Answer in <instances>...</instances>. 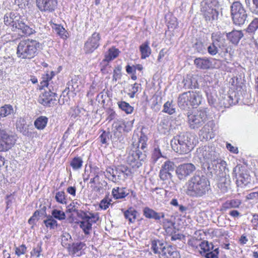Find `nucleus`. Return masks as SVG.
<instances>
[{"label":"nucleus","mask_w":258,"mask_h":258,"mask_svg":"<svg viewBox=\"0 0 258 258\" xmlns=\"http://www.w3.org/2000/svg\"><path fill=\"white\" fill-rule=\"evenodd\" d=\"M197 154L203 168L212 172L217 169V166L221 169V166L225 167L226 162L222 160L220 156L218 149L213 146H204L197 149Z\"/></svg>","instance_id":"1"},{"label":"nucleus","mask_w":258,"mask_h":258,"mask_svg":"<svg viewBox=\"0 0 258 258\" xmlns=\"http://www.w3.org/2000/svg\"><path fill=\"white\" fill-rule=\"evenodd\" d=\"M185 192L192 198H203L211 190L210 182L204 175L195 174L186 183Z\"/></svg>","instance_id":"2"},{"label":"nucleus","mask_w":258,"mask_h":258,"mask_svg":"<svg viewBox=\"0 0 258 258\" xmlns=\"http://www.w3.org/2000/svg\"><path fill=\"white\" fill-rule=\"evenodd\" d=\"M170 143L172 149L180 154L188 153L194 148L191 136L188 133L176 135L171 140Z\"/></svg>","instance_id":"3"},{"label":"nucleus","mask_w":258,"mask_h":258,"mask_svg":"<svg viewBox=\"0 0 258 258\" xmlns=\"http://www.w3.org/2000/svg\"><path fill=\"white\" fill-rule=\"evenodd\" d=\"M4 22L6 25L11 26L14 31L22 33L23 35L29 36L35 32V30L26 25L17 13L6 14Z\"/></svg>","instance_id":"4"},{"label":"nucleus","mask_w":258,"mask_h":258,"mask_svg":"<svg viewBox=\"0 0 258 258\" xmlns=\"http://www.w3.org/2000/svg\"><path fill=\"white\" fill-rule=\"evenodd\" d=\"M147 137L141 136L139 139L138 149L132 150L127 157V163L133 168H138L142 165V162L146 158L145 149L146 148Z\"/></svg>","instance_id":"5"},{"label":"nucleus","mask_w":258,"mask_h":258,"mask_svg":"<svg viewBox=\"0 0 258 258\" xmlns=\"http://www.w3.org/2000/svg\"><path fill=\"white\" fill-rule=\"evenodd\" d=\"M51 78L52 77H49L47 74L46 80H43L40 83L42 87L45 86L48 89V91H45L40 95L38 99L39 102L46 107L53 106L57 98V94L55 92V89L50 82Z\"/></svg>","instance_id":"6"},{"label":"nucleus","mask_w":258,"mask_h":258,"mask_svg":"<svg viewBox=\"0 0 258 258\" xmlns=\"http://www.w3.org/2000/svg\"><path fill=\"white\" fill-rule=\"evenodd\" d=\"M39 43L32 39H27L21 40L17 47V54L19 57L24 59H31L37 53Z\"/></svg>","instance_id":"7"},{"label":"nucleus","mask_w":258,"mask_h":258,"mask_svg":"<svg viewBox=\"0 0 258 258\" xmlns=\"http://www.w3.org/2000/svg\"><path fill=\"white\" fill-rule=\"evenodd\" d=\"M202 100L199 92L188 91L180 94L178 98V105L182 109L189 108L190 106L197 107Z\"/></svg>","instance_id":"8"},{"label":"nucleus","mask_w":258,"mask_h":258,"mask_svg":"<svg viewBox=\"0 0 258 258\" xmlns=\"http://www.w3.org/2000/svg\"><path fill=\"white\" fill-rule=\"evenodd\" d=\"M217 4V0H203L201 3V11L206 21L212 22L217 19L219 13L213 8Z\"/></svg>","instance_id":"9"},{"label":"nucleus","mask_w":258,"mask_h":258,"mask_svg":"<svg viewBox=\"0 0 258 258\" xmlns=\"http://www.w3.org/2000/svg\"><path fill=\"white\" fill-rule=\"evenodd\" d=\"M77 216L82 220L78 223L85 234H89V231L92 229V224L96 223L99 219L97 214L84 211L78 212Z\"/></svg>","instance_id":"10"},{"label":"nucleus","mask_w":258,"mask_h":258,"mask_svg":"<svg viewBox=\"0 0 258 258\" xmlns=\"http://www.w3.org/2000/svg\"><path fill=\"white\" fill-rule=\"evenodd\" d=\"M16 137L8 130L2 127L0 123V152H6L15 144Z\"/></svg>","instance_id":"11"},{"label":"nucleus","mask_w":258,"mask_h":258,"mask_svg":"<svg viewBox=\"0 0 258 258\" xmlns=\"http://www.w3.org/2000/svg\"><path fill=\"white\" fill-rule=\"evenodd\" d=\"M231 12L233 23L241 25L246 21L247 15L242 4L239 2H234L231 6Z\"/></svg>","instance_id":"12"},{"label":"nucleus","mask_w":258,"mask_h":258,"mask_svg":"<svg viewBox=\"0 0 258 258\" xmlns=\"http://www.w3.org/2000/svg\"><path fill=\"white\" fill-rule=\"evenodd\" d=\"M207 116L205 109L197 110L193 113L188 115V122L190 128L196 129L202 126L206 120Z\"/></svg>","instance_id":"13"},{"label":"nucleus","mask_w":258,"mask_h":258,"mask_svg":"<svg viewBox=\"0 0 258 258\" xmlns=\"http://www.w3.org/2000/svg\"><path fill=\"white\" fill-rule=\"evenodd\" d=\"M236 178L238 186H245L250 182V177L244 167L236 166L233 171Z\"/></svg>","instance_id":"14"},{"label":"nucleus","mask_w":258,"mask_h":258,"mask_svg":"<svg viewBox=\"0 0 258 258\" xmlns=\"http://www.w3.org/2000/svg\"><path fill=\"white\" fill-rule=\"evenodd\" d=\"M196 169V167L193 164L184 163L177 167L175 172L179 179L183 180L192 174Z\"/></svg>","instance_id":"15"},{"label":"nucleus","mask_w":258,"mask_h":258,"mask_svg":"<svg viewBox=\"0 0 258 258\" xmlns=\"http://www.w3.org/2000/svg\"><path fill=\"white\" fill-rule=\"evenodd\" d=\"M36 6L41 12L52 13L57 8V0H36Z\"/></svg>","instance_id":"16"},{"label":"nucleus","mask_w":258,"mask_h":258,"mask_svg":"<svg viewBox=\"0 0 258 258\" xmlns=\"http://www.w3.org/2000/svg\"><path fill=\"white\" fill-rule=\"evenodd\" d=\"M100 36L99 33L95 32L88 38L85 44L84 50L86 53H92L99 46Z\"/></svg>","instance_id":"17"},{"label":"nucleus","mask_w":258,"mask_h":258,"mask_svg":"<svg viewBox=\"0 0 258 258\" xmlns=\"http://www.w3.org/2000/svg\"><path fill=\"white\" fill-rule=\"evenodd\" d=\"M212 42L221 52L227 50V44L223 35L220 32L214 33L211 36Z\"/></svg>","instance_id":"18"},{"label":"nucleus","mask_w":258,"mask_h":258,"mask_svg":"<svg viewBox=\"0 0 258 258\" xmlns=\"http://www.w3.org/2000/svg\"><path fill=\"white\" fill-rule=\"evenodd\" d=\"M114 176L112 178V182L116 183L120 181L122 176L125 178V176H128L130 173L128 168L125 166L120 165L115 166L114 168Z\"/></svg>","instance_id":"19"},{"label":"nucleus","mask_w":258,"mask_h":258,"mask_svg":"<svg viewBox=\"0 0 258 258\" xmlns=\"http://www.w3.org/2000/svg\"><path fill=\"white\" fill-rule=\"evenodd\" d=\"M213 121H209L205 124L200 131V135L206 140H210L214 138V134L213 132V127L214 126Z\"/></svg>","instance_id":"20"},{"label":"nucleus","mask_w":258,"mask_h":258,"mask_svg":"<svg viewBox=\"0 0 258 258\" xmlns=\"http://www.w3.org/2000/svg\"><path fill=\"white\" fill-rule=\"evenodd\" d=\"M143 215L147 218L153 219L157 221L160 220L161 218L163 219L165 217L164 213H158L149 207L144 208Z\"/></svg>","instance_id":"21"},{"label":"nucleus","mask_w":258,"mask_h":258,"mask_svg":"<svg viewBox=\"0 0 258 258\" xmlns=\"http://www.w3.org/2000/svg\"><path fill=\"white\" fill-rule=\"evenodd\" d=\"M238 98L234 94V98L231 95L223 94L220 98V103L221 106L228 108L233 104L238 103Z\"/></svg>","instance_id":"22"},{"label":"nucleus","mask_w":258,"mask_h":258,"mask_svg":"<svg viewBox=\"0 0 258 258\" xmlns=\"http://www.w3.org/2000/svg\"><path fill=\"white\" fill-rule=\"evenodd\" d=\"M162 182V186L166 191H169L175 187V183L173 180V175H159Z\"/></svg>","instance_id":"23"},{"label":"nucleus","mask_w":258,"mask_h":258,"mask_svg":"<svg viewBox=\"0 0 258 258\" xmlns=\"http://www.w3.org/2000/svg\"><path fill=\"white\" fill-rule=\"evenodd\" d=\"M175 167L173 162L167 160L162 165L159 175H173L172 172L174 171Z\"/></svg>","instance_id":"24"},{"label":"nucleus","mask_w":258,"mask_h":258,"mask_svg":"<svg viewBox=\"0 0 258 258\" xmlns=\"http://www.w3.org/2000/svg\"><path fill=\"white\" fill-rule=\"evenodd\" d=\"M151 246V248L155 253L161 254L162 256L165 253L166 248L164 245V243L162 241L159 240H153L152 242Z\"/></svg>","instance_id":"25"},{"label":"nucleus","mask_w":258,"mask_h":258,"mask_svg":"<svg viewBox=\"0 0 258 258\" xmlns=\"http://www.w3.org/2000/svg\"><path fill=\"white\" fill-rule=\"evenodd\" d=\"M243 36L241 31L233 30L227 34L228 39L234 44H237Z\"/></svg>","instance_id":"26"},{"label":"nucleus","mask_w":258,"mask_h":258,"mask_svg":"<svg viewBox=\"0 0 258 258\" xmlns=\"http://www.w3.org/2000/svg\"><path fill=\"white\" fill-rule=\"evenodd\" d=\"M129 194L128 190L125 187H116L112 190V195L115 199H121L126 197Z\"/></svg>","instance_id":"27"},{"label":"nucleus","mask_w":258,"mask_h":258,"mask_svg":"<svg viewBox=\"0 0 258 258\" xmlns=\"http://www.w3.org/2000/svg\"><path fill=\"white\" fill-rule=\"evenodd\" d=\"M86 248V244L83 242L73 243L70 252L74 256H79L82 254V250Z\"/></svg>","instance_id":"28"},{"label":"nucleus","mask_w":258,"mask_h":258,"mask_svg":"<svg viewBox=\"0 0 258 258\" xmlns=\"http://www.w3.org/2000/svg\"><path fill=\"white\" fill-rule=\"evenodd\" d=\"M184 87L187 89H195L199 88V83L196 77L191 76H187L186 78L183 81Z\"/></svg>","instance_id":"29"},{"label":"nucleus","mask_w":258,"mask_h":258,"mask_svg":"<svg viewBox=\"0 0 258 258\" xmlns=\"http://www.w3.org/2000/svg\"><path fill=\"white\" fill-rule=\"evenodd\" d=\"M14 110L13 106L10 104H6L0 107V119L14 114Z\"/></svg>","instance_id":"30"},{"label":"nucleus","mask_w":258,"mask_h":258,"mask_svg":"<svg viewBox=\"0 0 258 258\" xmlns=\"http://www.w3.org/2000/svg\"><path fill=\"white\" fill-rule=\"evenodd\" d=\"M119 50L114 47H111L108 49L105 55L103 61L109 62L111 60L116 58L119 54Z\"/></svg>","instance_id":"31"},{"label":"nucleus","mask_w":258,"mask_h":258,"mask_svg":"<svg viewBox=\"0 0 258 258\" xmlns=\"http://www.w3.org/2000/svg\"><path fill=\"white\" fill-rule=\"evenodd\" d=\"M48 120V119L47 117L40 116L35 120L34 125L38 130H42L46 127Z\"/></svg>","instance_id":"32"},{"label":"nucleus","mask_w":258,"mask_h":258,"mask_svg":"<svg viewBox=\"0 0 258 258\" xmlns=\"http://www.w3.org/2000/svg\"><path fill=\"white\" fill-rule=\"evenodd\" d=\"M138 212L133 208H130L124 211V217L128 219L130 223H134L136 219L137 218V215Z\"/></svg>","instance_id":"33"},{"label":"nucleus","mask_w":258,"mask_h":258,"mask_svg":"<svg viewBox=\"0 0 258 258\" xmlns=\"http://www.w3.org/2000/svg\"><path fill=\"white\" fill-rule=\"evenodd\" d=\"M25 121L24 119H20L17 123V128L25 136H30V133L28 131L27 126L25 123Z\"/></svg>","instance_id":"34"},{"label":"nucleus","mask_w":258,"mask_h":258,"mask_svg":"<svg viewBox=\"0 0 258 258\" xmlns=\"http://www.w3.org/2000/svg\"><path fill=\"white\" fill-rule=\"evenodd\" d=\"M162 256L164 258H180V255L178 251L173 250L171 246L166 247L165 253Z\"/></svg>","instance_id":"35"},{"label":"nucleus","mask_w":258,"mask_h":258,"mask_svg":"<svg viewBox=\"0 0 258 258\" xmlns=\"http://www.w3.org/2000/svg\"><path fill=\"white\" fill-rule=\"evenodd\" d=\"M140 50L142 58H146L147 57H148L151 53V49L149 46V42L147 41L141 45L140 46Z\"/></svg>","instance_id":"36"},{"label":"nucleus","mask_w":258,"mask_h":258,"mask_svg":"<svg viewBox=\"0 0 258 258\" xmlns=\"http://www.w3.org/2000/svg\"><path fill=\"white\" fill-rule=\"evenodd\" d=\"M230 180L229 177H223L221 178L218 183V187L222 191L225 192L230 188Z\"/></svg>","instance_id":"37"},{"label":"nucleus","mask_w":258,"mask_h":258,"mask_svg":"<svg viewBox=\"0 0 258 258\" xmlns=\"http://www.w3.org/2000/svg\"><path fill=\"white\" fill-rule=\"evenodd\" d=\"M200 247L203 251H201L200 253L203 255L207 252L210 251L213 249L214 245L212 243H209L207 241H203L200 244Z\"/></svg>","instance_id":"38"},{"label":"nucleus","mask_w":258,"mask_h":258,"mask_svg":"<svg viewBox=\"0 0 258 258\" xmlns=\"http://www.w3.org/2000/svg\"><path fill=\"white\" fill-rule=\"evenodd\" d=\"M43 223L47 228L50 229H54L58 226L57 221L50 215L47 216V219L43 221Z\"/></svg>","instance_id":"39"},{"label":"nucleus","mask_w":258,"mask_h":258,"mask_svg":"<svg viewBox=\"0 0 258 258\" xmlns=\"http://www.w3.org/2000/svg\"><path fill=\"white\" fill-rule=\"evenodd\" d=\"M53 31L61 38H67V31L65 29L60 25L54 24L52 26Z\"/></svg>","instance_id":"40"},{"label":"nucleus","mask_w":258,"mask_h":258,"mask_svg":"<svg viewBox=\"0 0 258 258\" xmlns=\"http://www.w3.org/2000/svg\"><path fill=\"white\" fill-rule=\"evenodd\" d=\"M245 2L252 13L258 14V0H245Z\"/></svg>","instance_id":"41"},{"label":"nucleus","mask_w":258,"mask_h":258,"mask_svg":"<svg viewBox=\"0 0 258 258\" xmlns=\"http://www.w3.org/2000/svg\"><path fill=\"white\" fill-rule=\"evenodd\" d=\"M83 164V160L81 157H76L74 158L71 162L70 165L75 170L81 168Z\"/></svg>","instance_id":"42"},{"label":"nucleus","mask_w":258,"mask_h":258,"mask_svg":"<svg viewBox=\"0 0 258 258\" xmlns=\"http://www.w3.org/2000/svg\"><path fill=\"white\" fill-rule=\"evenodd\" d=\"M117 104L119 108L125 111L127 114H130L133 111V107L125 101L118 102Z\"/></svg>","instance_id":"43"},{"label":"nucleus","mask_w":258,"mask_h":258,"mask_svg":"<svg viewBox=\"0 0 258 258\" xmlns=\"http://www.w3.org/2000/svg\"><path fill=\"white\" fill-rule=\"evenodd\" d=\"M52 216L53 218H55L59 220H63L66 219V214L62 211L54 209L51 212Z\"/></svg>","instance_id":"44"},{"label":"nucleus","mask_w":258,"mask_h":258,"mask_svg":"<svg viewBox=\"0 0 258 258\" xmlns=\"http://www.w3.org/2000/svg\"><path fill=\"white\" fill-rule=\"evenodd\" d=\"M42 242L40 241L38 243L36 246H35L32 250L31 251L30 254L31 256H36L37 257H39L41 255V252L42 251V248L41 247Z\"/></svg>","instance_id":"45"},{"label":"nucleus","mask_w":258,"mask_h":258,"mask_svg":"<svg viewBox=\"0 0 258 258\" xmlns=\"http://www.w3.org/2000/svg\"><path fill=\"white\" fill-rule=\"evenodd\" d=\"M55 199L56 202L62 204H67L65 193L63 191H58L56 193Z\"/></svg>","instance_id":"46"},{"label":"nucleus","mask_w":258,"mask_h":258,"mask_svg":"<svg viewBox=\"0 0 258 258\" xmlns=\"http://www.w3.org/2000/svg\"><path fill=\"white\" fill-rule=\"evenodd\" d=\"M241 204V202L238 200H232L230 201H228L224 204V207L225 208H238Z\"/></svg>","instance_id":"47"},{"label":"nucleus","mask_w":258,"mask_h":258,"mask_svg":"<svg viewBox=\"0 0 258 258\" xmlns=\"http://www.w3.org/2000/svg\"><path fill=\"white\" fill-rule=\"evenodd\" d=\"M163 111L171 115L175 112V109L173 105H172L171 102L167 101L164 105Z\"/></svg>","instance_id":"48"},{"label":"nucleus","mask_w":258,"mask_h":258,"mask_svg":"<svg viewBox=\"0 0 258 258\" xmlns=\"http://www.w3.org/2000/svg\"><path fill=\"white\" fill-rule=\"evenodd\" d=\"M193 48L200 53H204L207 49L204 43L201 41H197L194 44Z\"/></svg>","instance_id":"49"},{"label":"nucleus","mask_w":258,"mask_h":258,"mask_svg":"<svg viewBox=\"0 0 258 258\" xmlns=\"http://www.w3.org/2000/svg\"><path fill=\"white\" fill-rule=\"evenodd\" d=\"M15 254L18 256H20L21 255L24 254L27 250V247L24 244H22L20 246H16L15 245Z\"/></svg>","instance_id":"50"},{"label":"nucleus","mask_w":258,"mask_h":258,"mask_svg":"<svg viewBox=\"0 0 258 258\" xmlns=\"http://www.w3.org/2000/svg\"><path fill=\"white\" fill-rule=\"evenodd\" d=\"M258 28V18H255L249 25L247 30L248 32L255 31Z\"/></svg>","instance_id":"51"},{"label":"nucleus","mask_w":258,"mask_h":258,"mask_svg":"<svg viewBox=\"0 0 258 258\" xmlns=\"http://www.w3.org/2000/svg\"><path fill=\"white\" fill-rule=\"evenodd\" d=\"M105 176L109 180L112 181V178L114 176V168L107 167L104 172Z\"/></svg>","instance_id":"52"},{"label":"nucleus","mask_w":258,"mask_h":258,"mask_svg":"<svg viewBox=\"0 0 258 258\" xmlns=\"http://www.w3.org/2000/svg\"><path fill=\"white\" fill-rule=\"evenodd\" d=\"M111 202V199L106 197L100 202L99 207L102 209L106 210L108 208L109 205H110Z\"/></svg>","instance_id":"53"},{"label":"nucleus","mask_w":258,"mask_h":258,"mask_svg":"<svg viewBox=\"0 0 258 258\" xmlns=\"http://www.w3.org/2000/svg\"><path fill=\"white\" fill-rule=\"evenodd\" d=\"M162 156L161 151L159 148H155L152 155V159L153 162H156Z\"/></svg>","instance_id":"54"},{"label":"nucleus","mask_w":258,"mask_h":258,"mask_svg":"<svg viewBox=\"0 0 258 258\" xmlns=\"http://www.w3.org/2000/svg\"><path fill=\"white\" fill-rule=\"evenodd\" d=\"M206 49L208 53L212 55H215L220 51L212 42Z\"/></svg>","instance_id":"55"},{"label":"nucleus","mask_w":258,"mask_h":258,"mask_svg":"<svg viewBox=\"0 0 258 258\" xmlns=\"http://www.w3.org/2000/svg\"><path fill=\"white\" fill-rule=\"evenodd\" d=\"M109 133L103 132L99 137L100 142L102 144H107L109 139Z\"/></svg>","instance_id":"56"},{"label":"nucleus","mask_w":258,"mask_h":258,"mask_svg":"<svg viewBox=\"0 0 258 258\" xmlns=\"http://www.w3.org/2000/svg\"><path fill=\"white\" fill-rule=\"evenodd\" d=\"M79 211H82V210H77V207L75 205L74 203H71L67 207L66 213H72L75 212L77 214V212Z\"/></svg>","instance_id":"57"},{"label":"nucleus","mask_w":258,"mask_h":258,"mask_svg":"<svg viewBox=\"0 0 258 258\" xmlns=\"http://www.w3.org/2000/svg\"><path fill=\"white\" fill-rule=\"evenodd\" d=\"M45 213V210L41 211L37 210L33 213L32 216L31 217L33 218L34 220V221H36L38 220L40 216V215H44Z\"/></svg>","instance_id":"58"},{"label":"nucleus","mask_w":258,"mask_h":258,"mask_svg":"<svg viewBox=\"0 0 258 258\" xmlns=\"http://www.w3.org/2000/svg\"><path fill=\"white\" fill-rule=\"evenodd\" d=\"M15 201V199L14 196L12 195H10L7 196V208L8 209L10 207L12 206V205L14 201Z\"/></svg>","instance_id":"59"},{"label":"nucleus","mask_w":258,"mask_h":258,"mask_svg":"<svg viewBox=\"0 0 258 258\" xmlns=\"http://www.w3.org/2000/svg\"><path fill=\"white\" fill-rule=\"evenodd\" d=\"M195 64H207L208 60L202 58H197L194 59Z\"/></svg>","instance_id":"60"},{"label":"nucleus","mask_w":258,"mask_h":258,"mask_svg":"<svg viewBox=\"0 0 258 258\" xmlns=\"http://www.w3.org/2000/svg\"><path fill=\"white\" fill-rule=\"evenodd\" d=\"M90 183L95 184H101V182L99 181V176L98 173L96 174L93 178L90 179Z\"/></svg>","instance_id":"61"},{"label":"nucleus","mask_w":258,"mask_h":258,"mask_svg":"<svg viewBox=\"0 0 258 258\" xmlns=\"http://www.w3.org/2000/svg\"><path fill=\"white\" fill-rule=\"evenodd\" d=\"M226 148L229 151H230V152H231L233 153H237L238 152L237 148L233 147L230 143H227Z\"/></svg>","instance_id":"62"},{"label":"nucleus","mask_w":258,"mask_h":258,"mask_svg":"<svg viewBox=\"0 0 258 258\" xmlns=\"http://www.w3.org/2000/svg\"><path fill=\"white\" fill-rule=\"evenodd\" d=\"M246 197L248 200H256L258 199V192H250Z\"/></svg>","instance_id":"63"},{"label":"nucleus","mask_w":258,"mask_h":258,"mask_svg":"<svg viewBox=\"0 0 258 258\" xmlns=\"http://www.w3.org/2000/svg\"><path fill=\"white\" fill-rule=\"evenodd\" d=\"M203 256H204L206 258H218V256L216 255V253L213 251H209L203 255Z\"/></svg>","instance_id":"64"}]
</instances>
